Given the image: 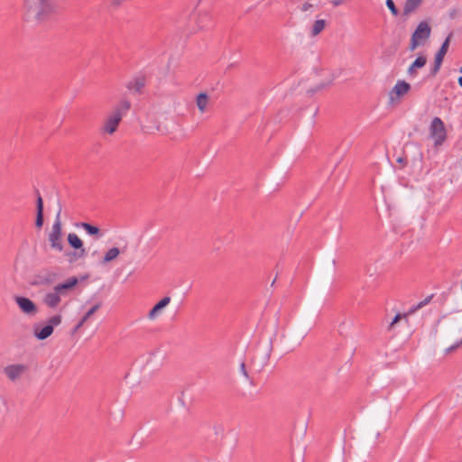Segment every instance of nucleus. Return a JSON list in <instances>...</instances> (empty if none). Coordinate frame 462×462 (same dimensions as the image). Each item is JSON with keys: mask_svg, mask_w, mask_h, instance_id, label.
<instances>
[{"mask_svg": "<svg viewBox=\"0 0 462 462\" xmlns=\"http://www.w3.org/2000/svg\"><path fill=\"white\" fill-rule=\"evenodd\" d=\"M420 308H418V304H417V305H414V306H412V307L409 310V311H408V313H407V314H412V313H414L415 311H417V310H420Z\"/></svg>", "mask_w": 462, "mask_h": 462, "instance_id": "nucleus-35", "label": "nucleus"}, {"mask_svg": "<svg viewBox=\"0 0 462 462\" xmlns=\"http://www.w3.org/2000/svg\"><path fill=\"white\" fill-rule=\"evenodd\" d=\"M59 273L52 270H42L31 282L32 286H51L59 279Z\"/></svg>", "mask_w": 462, "mask_h": 462, "instance_id": "nucleus-7", "label": "nucleus"}, {"mask_svg": "<svg viewBox=\"0 0 462 462\" xmlns=\"http://www.w3.org/2000/svg\"><path fill=\"white\" fill-rule=\"evenodd\" d=\"M430 137L434 141V147L441 146L447 140L446 125L441 118L435 116L429 127Z\"/></svg>", "mask_w": 462, "mask_h": 462, "instance_id": "nucleus-3", "label": "nucleus"}, {"mask_svg": "<svg viewBox=\"0 0 462 462\" xmlns=\"http://www.w3.org/2000/svg\"><path fill=\"white\" fill-rule=\"evenodd\" d=\"M461 346H462V338L459 341L456 342L454 345L447 347L445 349V354L448 355V354L454 352L455 350H457Z\"/></svg>", "mask_w": 462, "mask_h": 462, "instance_id": "nucleus-26", "label": "nucleus"}, {"mask_svg": "<svg viewBox=\"0 0 462 462\" xmlns=\"http://www.w3.org/2000/svg\"><path fill=\"white\" fill-rule=\"evenodd\" d=\"M430 32L431 28L428 22H420L411 34L409 50L411 51H414L420 44V42L426 41L430 38Z\"/></svg>", "mask_w": 462, "mask_h": 462, "instance_id": "nucleus-5", "label": "nucleus"}, {"mask_svg": "<svg viewBox=\"0 0 462 462\" xmlns=\"http://www.w3.org/2000/svg\"><path fill=\"white\" fill-rule=\"evenodd\" d=\"M450 38L451 33L445 39V41L442 42L440 48L439 49L438 52L435 55L434 60V65L430 70V75L435 76L441 67V64L443 62L444 57L448 52L449 43H450Z\"/></svg>", "mask_w": 462, "mask_h": 462, "instance_id": "nucleus-8", "label": "nucleus"}, {"mask_svg": "<svg viewBox=\"0 0 462 462\" xmlns=\"http://www.w3.org/2000/svg\"><path fill=\"white\" fill-rule=\"evenodd\" d=\"M125 0H112V5L115 7H118Z\"/></svg>", "mask_w": 462, "mask_h": 462, "instance_id": "nucleus-36", "label": "nucleus"}, {"mask_svg": "<svg viewBox=\"0 0 462 462\" xmlns=\"http://www.w3.org/2000/svg\"><path fill=\"white\" fill-rule=\"evenodd\" d=\"M459 72L462 73V67L459 69Z\"/></svg>", "mask_w": 462, "mask_h": 462, "instance_id": "nucleus-38", "label": "nucleus"}, {"mask_svg": "<svg viewBox=\"0 0 462 462\" xmlns=\"http://www.w3.org/2000/svg\"><path fill=\"white\" fill-rule=\"evenodd\" d=\"M36 199V219H35V226L41 229L44 223V216H43V199L40 194L39 189H35Z\"/></svg>", "mask_w": 462, "mask_h": 462, "instance_id": "nucleus-15", "label": "nucleus"}, {"mask_svg": "<svg viewBox=\"0 0 462 462\" xmlns=\"http://www.w3.org/2000/svg\"><path fill=\"white\" fill-rule=\"evenodd\" d=\"M170 302L171 298L169 296L163 297L149 311L148 318L150 319H153L156 317L157 313L160 312L162 309H164Z\"/></svg>", "mask_w": 462, "mask_h": 462, "instance_id": "nucleus-18", "label": "nucleus"}, {"mask_svg": "<svg viewBox=\"0 0 462 462\" xmlns=\"http://www.w3.org/2000/svg\"><path fill=\"white\" fill-rule=\"evenodd\" d=\"M397 162H398V163H400V164H402V166H405V165H407V162H407L406 157H399V158L397 159Z\"/></svg>", "mask_w": 462, "mask_h": 462, "instance_id": "nucleus-33", "label": "nucleus"}, {"mask_svg": "<svg viewBox=\"0 0 462 462\" xmlns=\"http://www.w3.org/2000/svg\"><path fill=\"white\" fill-rule=\"evenodd\" d=\"M130 108H131V102L129 100H127V99L121 100L114 107L113 112L106 120L104 126H103V131L109 134H113L116 131L123 116L127 114V112L130 110Z\"/></svg>", "mask_w": 462, "mask_h": 462, "instance_id": "nucleus-1", "label": "nucleus"}, {"mask_svg": "<svg viewBox=\"0 0 462 462\" xmlns=\"http://www.w3.org/2000/svg\"><path fill=\"white\" fill-rule=\"evenodd\" d=\"M311 7H312V5H311V4H310V3H308V2H306V3H304V4L302 5V6H301V11H302V12H307V11H308V10H310Z\"/></svg>", "mask_w": 462, "mask_h": 462, "instance_id": "nucleus-31", "label": "nucleus"}, {"mask_svg": "<svg viewBox=\"0 0 462 462\" xmlns=\"http://www.w3.org/2000/svg\"><path fill=\"white\" fill-rule=\"evenodd\" d=\"M422 1L423 0H406L403 6L402 15L408 16L411 13L415 12L420 7Z\"/></svg>", "mask_w": 462, "mask_h": 462, "instance_id": "nucleus-19", "label": "nucleus"}, {"mask_svg": "<svg viewBox=\"0 0 462 462\" xmlns=\"http://www.w3.org/2000/svg\"><path fill=\"white\" fill-rule=\"evenodd\" d=\"M85 323L79 320V322L73 328L72 334H75Z\"/></svg>", "mask_w": 462, "mask_h": 462, "instance_id": "nucleus-32", "label": "nucleus"}, {"mask_svg": "<svg viewBox=\"0 0 462 462\" xmlns=\"http://www.w3.org/2000/svg\"><path fill=\"white\" fill-rule=\"evenodd\" d=\"M15 302L20 310L28 315H34L37 312L36 304L29 298L18 296L15 298Z\"/></svg>", "mask_w": 462, "mask_h": 462, "instance_id": "nucleus-11", "label": "nucleus"}, {"mask_svg": "<svg viewBox=\"0 0 462 462\" xmlns=\"http://www.w3.org/2000/svg\"><path fill=\"white\" fill-rule=\"evenodd\" d=\"M59 206L60 208L56 214L55 221L51 227V232L49 234V242L52 249L58 252H61L64 246L62 243V230L60 221L61 206L60 204H59Z\"/></svg>", "mask_w": 462, "mask_h": 462, "instance_id": "nucleus-4", "label": "nucleus"}, {"mask_svg": "<svg viewBox=\"0 0 462 462\" xmlns=\"http://www.w3.org/2000/svg\"><path fill=\"white\" fill-rule=\"evenodd\" d=\"M79 281L76 276H72L66 282L55 285L54 291H56L60 296H66L69 291L73 290L79 284Z\"/></svg>", "mask_w": 462, "mask_h": 462, "instance_id": "nucleus-14", "label": "nucleus"}, {"mask_svg": "<svg viewBox=\"0 0 462 462\" xmlns=\"http://www.w3.org/2000/svg\"><path fill=\"white\" fill-rule=\"evenodd\" d=\"M385 5L393 16L399 15V14H400L399 9L396 7L393 0H386Z\"/></svg>", "mask_w": 462, "mask_h": 462, "instance_id": "nucleus-25", "label": "nucleus"}, {"mask_svg": "<svg viewBox=\"0 0 462 462\" xmlns=\"http://www.w3.org/2000/svg\"><path fill=\"white\" fill-rule=\"evenodd\" d=\"M240 371H241V373L244 374V376H245V378L249 379V374H248V373H247V371H246V368H245V363H242V364L240 365Z\"/></svg>", "mask_w": 462, "mask_h": 462, "instance_id": "nucleus-30", "label": "nucleus"}, {"mask_svg": "<svg viewBox=\"0 0 462 462\" xmlns=\"http://www.w3.org/2000/svg\"><path fill=\"white\" fill-rule=\"evenodd\" d=\"M345 0H331L330 3L333 5V6L337 7L341 5Z\"/></svg>", "mask_w": 462, "mask_h": 462, "instance_id": "nucleus-34", "label": "nucleus"}, {"mask_svg": "<svg viewBox=\"0 0 462 462\" xmlns=\"http://www.w3.org/2000/svg\"><path fill=\"white\" fill-rule=\"evenodd\" d=\"M67 240L70 247L78 252L67 253L66 255H72L75 258H82L85 256L86 249L84 248L83 242L75 233H69Z\"/></svg>", "mask_w": 462, "mask_h": 462, "instance_id": "nucleus-9", "label": "nucleus"}, {"mask_svg": "<svg viewBox=\"0 0 462 462\" xmlns=\"http://www.w3.org/2000/svg\"><path fill=\"white\" fill-rule=\"evenodd\" d=\"M433 294L426 297L423 300H421L420 302L418 303V308H422L424 307L425 305H427L428 303L430 302V300H432L433 298Z\"/></svg>", "mask_w": 462, "mask_h": 462, "instance_id": "nucleus-29", "label": "nucleus"}, {"mask_svg": "<svg viewBox=\"0 0 462 462\" xmlns=\"http://www.w3.org/2000/svg\"><path fill=\"white\" fill-rule=\"evenodd\" d=\"M61 323V316L60 314L54 315L49 319L48 323L43 327L39 325L34 326V336L39 340L48 338L54 330V327Z\"/></svg>", "mask_w": 462, "mask_h": 462, "instance_id": "nucleus-6", "label": "nucleus"}, {"mask_svg": "<svg viewBox=\"0 0 462 462\" xmlns=\"http://www.w3.org/2000/svg\"><path fill=\"white\" fill-rule=\"evenodd\" d=\"M427 63V58L424 55L418 56L411 65L408 68L407 73L414 77L417 75V69L423 68Z\"/></svg>", "mask_w": 462, "mask_h": 462, "instance_id": "nucleus-17", "label": "nucleus"}, {"mask_svg": "<svg viewBox=\"0 0 462 462\" xmlns=\"http://www.w3.org/2000/svg\"><path fill=\"white\" fill-rule=\"evenodd\" d=\"M411 89V85L405 80H398L389 93L390 101L393 103L401 97L407 94Z\"/></svg>", "mask_w": 462, "mask_h": 462, "instance_id": "nucleus-10", "label": "nucleus"}, {"mask_svg": "<svg viewBox=\"0 0 462 462\" xmlns=\"http://www.w3.org/2000/svg\"><path fill=\"white\" fill-rule=\"evenodd\" d=\"M407 314L397 313L391 321L389 325V329H391L396 323H398L402 318H405Z\"/></svg>", "mask_w": 462, "mask_h": 462, "instance_id": "nucleus-27", "label": "nucleus"}, {"mask_svg": "<svg viewBox=\"0 0 462 462\" xmlns=\"http://www.w3.org/2000/svg\"><path fill=\"white\" fill-rule=\"evenodd\" d=\"M326 26V21L325 20H317L314 22L312 29H311V35L316 36L319 33H320Z\"/></svg>", "mask_w": 462, "mask_h": 462, "instance_id": "nucleus-23", "label": "nucleus"}, {"mask_svg": "<svg viewBox=\"0 0 462 462\" xmlns=\"http://www.w3.org/2000/svg\"><path fill=\"white\" fill-rule=\"evenodd\" d=\"M457 83L462 88V76L457 79Z\"/></svg>", "mask_w": 462, "mask_h": 462, "instance_id": "nucleus-37", "label": "nucleus"}, {"mask_svg": "<svg viewBox=\"0 0 462 462\" xmlns=\"http://www.w3.org/2000/svg\"><path fill=\"white\" fill-rule=\"evenodd\" d=\"M196 103L199 110L201 113L206 111L207 105L208 103V96L205 92H201L197 96Z\"/></svg>", "mask_w": 462, "mask_h": 462, "instance_id": "nucleus-21", "label": "nucleus"}, {"mask_svg": "<svg viewBox=\"0 0 462 462\" xmlns=\"http://www.w3.org/2000/svg\"><path fill=\"white\" fill-rule=\"evenodd\" d=\"M79 227H82L88 235L90 236H97V237H100L102 236L100 229L87 222H80L76 225Z\"/></svg>", "mask_w": 462, "mask_h": 462, "instance_id": "nucleus-20", "label": "nucleus"}, {"mask_svg": "<svg viewBox=\"0 0 462 462\" xmlns=\"http://www.w3.org/2000/svg\"><path fill=\"white\" fill-rule=\"evenodd\" d=\"M60 295L53 290L51 292L45 294L43 303L49 308L55 309L60 302Z\"/></svg>", "mask_w": 462, "mask_h": 462, "instance_id": "nucleus-16", "label": "nucleus"}, {"mask_svg": "<svg viewBox=\"0 0 462 462\" xmlns=\"http://www.w3.org/2000/svg\"><path fill=\"white\" fill-rule=\"evenodd\" d=\"M146 79L143 75H138L134 77L126 84V88L134 94L143 93V89L145 87Z\"/></svg>", "mask_w": 462, "mask_h": 462, "instance_id": "nucleus-13", "label": "nucleus"}, {"mask_svg": "<svg viewBox=\"0 0 462 462\" xmlns=\"http://www.w3.org/2000/svg\"><path fill=\"white\" fill-rule=\"evenodd\" d=\"M329 84H330V82H328V83H321V84L318 85L316 88L310 89L308 92H310V93H311V94H314V93H316L317 91H319V90H320V89H322V88H326V87H327V86H328Z\"/></svg>", "mask_w": 462, "mask_h": 462, "instance_id": "nucleus-28", "label": "nucleus"}, {"mask_svg": "<svg viewBox=\"0 0 462 462\" xmlns=\"http://www.w3.org/2000/svg\"><path fill=\"white\" fill-rule=\"evenodd\" d=\"M101 307V302H98L95 304L93 307H91L86 314L82 317L80 319L82 322L86 323L88 319Z\"/></svg>", "mask_w": 462, "mask_h": 462, "instance_id": "nucleus-24", "label": "nucleus"}, {"mask_svg": "<svg viewBox=\"0 0 462 462\" xmlns=\"http://www.w3.org/2000/svg\"><path fill=\"white\" fill-rule=\"evenodd\" d=\"M27 14L33 13L38 21H43L52 12L48 0H24Z\"/></svg>", "mask_w": 462, "mask_h": 462, "instance_id": "nucleus-2", "label": "nucleus"}, {"mask_svg": "<svg viewBox=\"0 0 462 462\" xmlns=\"http://www.w3.org/2000/svg\"><path fill=\"white\" fill-rule=\"evenodd\" d=\"M120 254V250L117 247L110 248L104 255L102 263H107L115 260Z\"/></svg>", "mask_w": 462, "mask_h": 462, "instance_id": "nucleus-22", "label": "nucleus"}, {"mask_svg": "<svg viewBox=\"0 0 462 462\" xmlns=\"http://www.w3.org/2000/svg\"><path fill=\"white\" fill-rule=\"evenodd\" d=\"M28 367L25 365L17 364V365H9L5 367L4 372L5 375L11 380L15 381L18 379L23 373L27 371Z\"/></svg>", "mask_w": 462, "mask_h": 462, "instance_id": "nucleus-12", "label": "nucleus"}]
</instances>
